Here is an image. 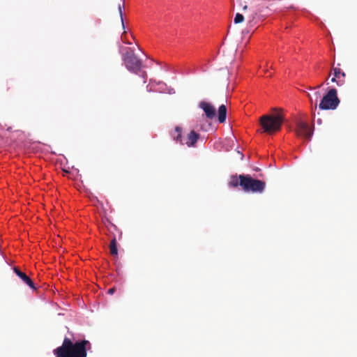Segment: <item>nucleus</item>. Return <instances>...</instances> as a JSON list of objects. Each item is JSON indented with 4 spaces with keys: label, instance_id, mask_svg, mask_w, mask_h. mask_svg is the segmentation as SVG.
Returning a JSON list of instances; mask_svg holds the SVG:
<instances>
[{
    "label": "nucleus",
    "instance_id": "1",
    "mask_svg": "<svg viewBox=\"0 0 357 357\" xmlns=\"http://www.w3.org/2000/svg\"><path fill=\"white\" fill-rule=\"evenodd\" d=\"M91 349L87 340L73 342L70 339L64 337L61 346L54 349L55 357H86V351Z\"/></svg>",
    "mask_w": 357,
    "mask_h": 357
},
{
    "label": "nucleus",
    "instance_id": "2",
    "mask_svg": "<svg viewBox=\"0 0 357 357\" xmlns=\"http://www.w3.org/2000/svg\"><path fill=\"white\" fill-rule=\"evenodd\" d=\"M228 186L241 187L245 192L261 193L265 189V182L251 177L250 174L232 175L229 180Z\"/></svg>",
    "mask_w": 357,
    "mask_h": 357
},
{
    "label": "nucleus",
    "instance_id": "3",
    "mask_svg": "<svg viewBox=\"0 0 357 357\" xmlns=\"http://www.w3.org/2000/svg\"><path fill=\"white\" fill-rule=\"evenodd\" d=\"M283 122L284 114L280 107H275L273 109V113L260 117V125L263 132L268 134H274L280 131Z\"/></svg>",
    "mask_w": 357,
    "mask_h": 357
},
{
    "label": "nucleus",
    "instance_id": "4",
    "mask_svg": "<svg viewBox=\"0 0 357 357\" xmlns=\"http://www.w3.org/2000/svg\"><path fill=\"white\" fill-rule=\"evenodd\" d=\"M120 51L122 52L123 62H124L127 70L134 74H137L143 68V63L135 56L133 49L122 47Z\"/></svg>",
    "mask_w": 357,
    "mask_h": 357
},
{
    "label": "nucleus",
    "instance_id": "5",
    "mask_svg": "<svg viewBox=\"0 0 357 357\" xmlns=\"http://www.w3.org/2000/svg\"><path fill=\"white\" fill-rule=\"evenodd\" d=\"M339 103H340V100H339L337 96L336 89L333 88L330 89L329 91L322 97L318 107H319L321 110H335L338 107Z\"/></svg>",
    "mask_w": 357,
    "mask_h": 357
},
{
    "label": "nucleus",
    "instance_id": "6",
    "mask_svg": "<svg viewBox=\"0 0 357 357\" xmlns=\"http://www.w3.org/2000/svg\"><path fill=\"white\" fill-rule=\"evenodd\" d=\"M295 132L297 137H304L307 140H310L312 135V130L310 126H308L307 123L301 121L297 122Z\"/></svg>",
    "mask_w": 357,
    "mask_h": 357
},
{
    "label": "nucleus",
    "instance_id": "7",
    "mask_svg": "<svg viewBox=\"0 0 357 357\" xmlns=\"http://www.w3.org/2000/svg\"><path fill=\"white\" fill-rule=\"evenodd\" d=\"M199 108L204 110L206 118L209 119H213L216 116V110L215 109L214 106L206 101H202L199 102Z\"/></svg>",
    "mask_w": 357,
    "mask_h": 357
},
{
    "label": "nucleus",
    "instance_id": "8",
    "mask_svg": "<svg viewBox=\"0 0 357 357\" xmlns=\"http://www.w3.org/2000/svg\"><path fill=\"white\" fill-rule=\"evenodd\" d=\"M13 272H15V275H17L20 279L22 280L24 283L26 284L27 286L31 287V289H32L33 290L36 289V287H34L33 282H32L31 279H30V278L29 276H27V275L22 273L17 267L13 268Z\"/></svg>",
    "mask_w": 357,
    "mask_h": 357
},
{
    "label": "nucleus",
    "instance_id": "9",
    "mask_svg": "<svg viewBox=\"0 0 357 357\" xmlns=\"http://www.w3.org/2000/svg\"><path fill=\"white\" fill-rule=\"evenodd\" d=\"M266 15L261 13L257 8H252L251 13L247 14V17L249 21H264L266 19Z\"/></svg>",
    "mask_w": 357,
    "mask_h": 357
},
{
    "label": "nucleus",
    "instance_id": "10",
    "mask_svg": "<svg viewBox=\"0 0 357 357\" xmlns=\"http://www.w3.org/2000/svg\"><path fill=\"white\" fill-rule=\"evenodd\" d=\"M245 24H233V25L230 24L228 26V32L229 33H235L238 31H241L242 35L245 36V34H248L250 31L245 27Z\"/></svg>",
    "mask_w": 357,
    "mask_h": 357
},
{
    "label": "nucleus",
    "instance_id": "11",
    "mask_svg": "<svg viewBox=\"0 0 357 357\" xmlns=\"http://www.w3.org/2000/svg\"><path fill=\"white\" fill-rule=\"evenodd\" d=\"M199 139V134L194 130L190 132L187 136V141L183 144H186L188 147H194Z\"/></svg>",
    "mask_w": 357,
    "mask_h": 357
},
{
    "label": "nucleus",
    "instance_id": "12",
    "mask_svg": "<svg viewBox=\"0 0 357 357\" xmlns=\"http://www.w3.org/2000/svg\"><path fill=\"white\" fill-rule=\"evenodd\" d=\"M332 70H333V75L334 77H337V86H342L344 84V77H345V73L342 70H341L340 68L339 67H333L332 68Z\"/></svg>",
    "mask_w": 357,
    "mask_h": 357
},
{
    "label": "nucleus",
    "instance_id": "13",
    "mask_svg": "<svg viewBox=\"0 0 357 357\" xmlns=\"http://www.w3.org/2000/svg\"><path fill=\"white\" fill-rule=\"evenodd\" d=\"M112 15L116 16V17L113 20L118 22H124L125 20H127L126 18L123 17L121 10V4L120 3H118L117 8L114 10V12H112Z\"/></svg>",
    "mask_w": 357,
    "mask_h": 357
},
{
    "label": "nucleus",
    "instance_id": "14",
    "mask_svg": "<svg viewBox=\"0 0 357 357\" xmlns=\"http://www.w3.org/2000/svg\"><path fill=\"white\" fill-rule=\"evenodd\" d=\"M109 249H110V254L113 257L117 256V243H116V236L113 235L112 238H111L110 245H109Z\"/></svg>",
    "mask_w": 357,
    "mask_h": 357
},
{
    "label": "nucleus",
    "instance_id": "15",
    "mask_svg": "<svg viewBox=\"0 0 357 357\" xmlns=\"http://www.w3.org/2000/svg\"><path fill=\"white\" fill-rule=\"evenodd\" d=\"M218 122L220 123H224L225 118H227V107L224 105H222L218 107Z\"/></svg>",
    "mask_w": 357,
    "mask_h": 357
},
{
    "label": "nucleus",
    "instance_id": "16",
    "mask_svg": "<svg viewBox=\"0 0 357 357\" xmlns=\"http://www.w3.org/2000/svg\"><path fill=\"white\" fill-rule=\"evenodd\" d=\"M181 132L182 129L178 126H176L175 130L172 132V137H173L174 140L180 143V144H183Z\"/></svg>",
    "mask_w": 357,
    "mask_h": 357
},
{
    "label": "nucleus",
    "instance_id": "17",
    "mask_svg": "<svg viewBox=\"0 0 357 357\" xmlns=\"http://www.w3.org/2000/svg\"><path fill=\"white\" fill-rule=\"evenodd\" d=\"M107 229H108L109 234H109V236H110V238H112V236L115 235L114 234V231H117L116 226L112 224V222L108 223V225H107Z\"/></svg>",
    "mask_w": 357,
    "mask_h": 357
},
{
    "label": "nucleus",
    "instance_id": "18",
    "mask_svg": "<svg viewBox=\"0 0 357 357\" xmlns=\"http://www.w3.org/2000/svg\"><path fill=\"white\" fill-rule=\"evenodd\" d=\"M244 20V16L243 14L237 13L234 17V22H243Z\"/></svg>",
    "mask_w": 357,
    "mask_h": 357
},
{
    "label": "nucleus",
    "instance_id": "19",
    "mask_svg": "<svg viewBox=\"0 0 357 357\" xmlns=\"http://www.w3.org/2000/svg\"><path fill=\"white\" fill-rule=\"evenodd\" d=\"M314 96H315V102H317L321 96L320 92L319 91L315 92V93H314Z\"/></svg>",
    "mask_w": 357,
    "mask_h": 357
},
{
    "label": "nucleus",
    "instance_id": "20",
    "mask_svg": "<svg viewBox=\"0 0 357 357\" xmlns=\"http://www.w3.org/2000/svg\"><path fill=\"white\" fill-rule=\"evenodd\" d=\"M114 292H115V287H112L108 289V291H107V293H108V294H110V295H112L114 294Z\"/></svg>",
    "mask_w": 357,
    "mask_h": 357
},
{
    "label": "nucleus",
    "instance_id": "21",
    "mask_svg": "<svg viewBox=\"0 0 357 357\" xmlns=\"http://www.w3.org/2000/svg\"><path fill=\"white\" fill-rule=\"evenodd\" d=\"M122 41L124 43L130 44V42L126 40L125 36H122Z\"/></svg>",
    "mask_w": 357,
    "mask_h": 357
},
{
    "label": "nucleus",
    "instance_id": "22",
    "mask_svg": "<svg viewBox=\"0 0 357 357\" xmlns=\"http://www.w3.org/2000/svg\"><path fill=\"white\" fill-rule=\"evenodd\" d=\"M337 81H338V79L335 77H333V78L331 79V82H336L337 83Z\"/></svg>",
    "mask_w": 357,
    "mask_h": 357
},
{
    "label": "nucleus",
    "instance_id": "23",
    "mask_svg": "<svg viewBox=\"0 0 357 357\" xmlns=\"http://www.w3.org/2000/svg\"><path fill=\"white\" fill-rule=\"evenodd\" d=\"M248 10V6L246 5L243 6V11L245 12Z\"/></svg>",
    "mask_w": 357,
    "mask_h": 357
},
{
    "label": "nucleus",
    "instance_id": "24",
    "mask_svg": "<svg viewBox=\"0 0 357 357\" xmlns=\"http://www.w3.org/2000/svg\"><path fill=\"white\" fill-rule=\"evenodd\" d=\"M321 86H322V84H320V85H319V86H317V87H315V88H310V89H311V90H312V89H319Z\"/></svg>",
    "mask_w": 357,
    "mask_h": 357
},
{
    "label": "nucleus",
    "instance_id": "25",
    "mask_svg": "<svg viewBox=\"0 0 357 357\" xmlns=\"http://www.w3.org/2000/svg\"><path fill=\"white\" fill-rule=\"evenodd\" d=\"M307 96H309V98L310 97V94H307ZM310 102H311V103L312 102V98L310 97Z\"/></svg>",
    "mask_w": 357,
    "mask_h": 357
},
{
    "label": "nucleus",
    "instance_id": "26",
    "mask_svg": "<svg viewBox=\"0 0 357 357\" xmlns=\"http://www.w3.org/2000/svg\"><path fill=\"white\" fill-rule=\"evenodd\" d=\"M124 25H125V24H122L123 29H125V26H123Z\"/></svg>",
    "mask_w": 357,
    "mask_h": 357
}]
</instances>
